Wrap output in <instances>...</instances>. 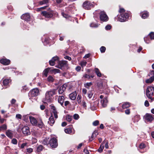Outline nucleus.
<instances>
[{"mask_svg":"<svg viewBox=\"0 0 154 154\" xmlns=\"http://www.w3.org/2000/svg\"><path fill=\"white\" fill-rule=\"evenodd\" d=\"M54 122L55 121L54 119L53 116L51 115L49 119V121H48V123L51 126H52Z\"/></svg>","mask_w":154,"mask_h":154,"instance_id":"22","label":"nucleus"},{"mask_svg":"<svg viewBox=\"0 0 154 154\" xmlns=\"http://www.w3.org/2000/svg\"><path fill=\"white\" fill-rule=\"evenodd\" d=\"M7 129V126L6 125L3 124L2 125L0 126V131H2L5 130Z\"/></svg>","mask_w":154,"mask_h":154,"instance_id":"37","label":"nucleus"},{"mask_svg":"<svg viewBox=\"0 0 154 154\" xmlns=\"http://www.w3.org/2000/svg\"><path fill=\"white\" fill-rule=\"evenodd\" d=\"M140 119V116L139 115H136L134 116L133 119L134 122L135 123L137 122Z\"/></svg>","mask_w":154,"mask_h":154,"instance_id":"34","label":"nucleus"},{"mask_svg":"<svg viewBox=\"0 0 154 154\" xmlns=\"http://www.w3.org/2000/svg\"><path fill=\"white\" fill-rule=\"evenodd\" d=\"M47 79L48 81L49 82H53L54 80L53 78L51 76H49Z\"/></svg>","mask_w":154,"mask_h":154,"instance_id":"47","label":"nucleus"},{"mask_svg":"<svg viewBox=\"0 0 154 154\" xmlns=\"http://www.w3.org/2000/svg\"><path fill=\"white\" fill-rule=\"evenodd\" d=\"M11 80L10 79H5L3 80V85L4 86L9 85Z\"/></svg>","mask_w":154,"mask_h":154,"instance_id":"25","label":"nucleus"},{"mask_svg":"<svg viewBox=\"0 0 154 154\" xmlns=\"http://www.w3.org/2000/svg\"><path fill=\"white\" fill-rule=\"evenodd\" d=\"M49 143L52 148H56L58 146L57 140L54 137H52L51 139L49 141Z\"/></svg>","mask_w":154,"mask_h":154,"instance_id":"8","label":"nucleus"},{"mask_svg":"<svg viewBox=\"0 0 154 154\" xmlns=\"http://www.w3.org/2000/svg\"><path fill=\"white\" fill-rule=\"evenodd\" d=\"M140 15H141L142 18L145 19L148 17L149 16V13L146 11L142 12H141Z\"/></svg>","mask_w":154,"mask_h":154,"instance_id":"20","label":"nucleus"},{"mask_svg":"<svg viewBox=\"0 0 154 154\" xmlns=\"http://www.w3.org/2000/svg\"><path fill=\"white\" fill-rule=\"evenodd\" d=\"M87 63V62L84 60L81 62L80 64L81 66H82V67H83L86 65Z\"/></svg>","mask_w":154,"mask_h":154,"instance_id":"41","label":"nucleus"},{"mask_svg":"<svg viewBox=\"0 0 154 154\" xmlns=\"http://www.w3.org/2000/svg\"><path fill=\"white\" fill-rule=\"evenodd\" d=\"M6 135L9 138H12L13 137V133L12 131L10 130H7L5 132Z\"/></svg>","mask_w":154,"mask_h":154,"instance_id":"21","label":"nucleus"},{"mask_svg":"<svg viewBox=\"0 0 154 154\" xmlns=\"http://www.w3.org/2000/svg\"><path fill=\"white\" fill-rule=\"evenodd\" d=\"M39 94V90L37 88H35L29 92V96L31 95L32 97H34L38 96Z\"/></svg>","mask_w":154,"mask_h":154,"instance_id":"9","label":"nucleus"},{"mask_svg":"<svg viewBox=\"0 0 154 154\" xmlns=\"http://www.w3.org/2000/svg\"><path fill=\"white\" fill-rule=\"evenodd\" d=\"M23 120L25 121H26L28 118V116L27 115H25L23 116Z\"/></svg>","mask_w":154,"mask_h":154,"instance_id":"63","label":"nucleus"},{"mask_svg":"<svg viewBox=\"0 0 154 154\" xmlns=\"http://www.w3.org/2000/svg\"><path fill=\"white\" fill-rule=\"evenodd\" d=\"M111 26L110 25H108L106 26L105 29L106 30H110L111 28Z\"/></svg>","mask_w":154,"mask_h":154,"instance_id":"57","label":"nucleus"},{"mask_svg":"<svg viewBox=\"0 0 154 154\" xmlns=\"http://www.w3.org/2000/svg\"><path fill=\"white\" fill-rule=\"evenodd\" d=\"M145 144L143 143H141L140 144L139 146V148L140 149H143L145 147Z\"/></svg>","mask_w":154,"mask_h":154,"instance_id":"49","label":"nucleus"},{"mask_svg":"<svg viewBox=\"0 0 154 154\" xmlns=\"http://www.w3.org/2000/svg\"><path fill=\"white\" fill-rule=\"evenodd\" d=\"M21 130L25 136H27L30 134V133L29 131V128L28 126H23Z\"/></svg>","mask_w":154,"mask_h":154,"instance_id":"10","label":"nucleus"},{"mask_svg":"<svg viewBox=\"0 0 154 154\" xmlns=\"http://www.w3.org/2000/svg\"><path fill=\"white\" fill-rule=\"evenodd\" d=\"M106 142L105 144V147L106 149H108L109 148V143L108 142V141H107L106 142H105V143Z\"/></svg>","mask_w":154,"mask_h":154,"instance_id":"59","label":"nucleus"},{"mask_svg":"<svg viewBox=\"0 0 154 154\" xmlns=\"http://www.w3.org/2000/svg\"><path fill=\"white\" fill-rule=\"evenodd\" d=\"M83 77H85V78H88V79H90V76L87 74H85L84 76Z\"/></svg>","mask_w":154,"mask_h":154,"instance_id":"64","label":"nucleus"},{"mask_svg":"<svg viewBox=\"0 0 154 154\" xmlns=\"http://www.w3.org/2000/svg\"><path fill=\"white\" fill-rule=\"evenodd\" d=\"M130 106V103L127 102H125L123 103L122 105V108L123 109H126L129 107Z\"/></svg>","mask_w":154,"mask_h":154,"instance_id":"29","label":"nucleus"},{"mask_svg":"<svg viewBox=\"0 0 154 154\" xmlns=\"http://www.w3.org/2000/svg\"><path fill=\"white\" fill-rule=\"evenodd\" d=\"M106 48L104 46H102L100 48V51L101 53H104L106 51Z\"/></svg>","mask_w":154,"mask_h":154,"instance_id":"48","label":"nucleus"},{"mask_svg":"<svg viewBox=\"0 0 154 154\" xmlns=\"http://www.w3.org/2000/svg\"><path fill=\"white\" fill-rule=\"evenodd\" d=\"M79 104L82 106L84 108H86L87 106L86 103L84 99H82L81 103Z\"/></svg>","mask_w":154,"mask_h":154,"instance_id":"38","label":"nucleus"},{"mask_svg":"<svg viewBox=\"0 0 154 154\" xmlns=\"http://www.w3.org/2000/svg\"><path fill=\"white\" fill-rule=\"evenodd\" d=\"M65 132L66 134H70L72 132V129L71 128H66L65 130Z\"/></svg>","mask_w":154,"mask_h":154,"instance_id":"40","label":"nucleus"},{"mask_svg":"<svg viewBox=\"0 0 154 154\" xmlns=\"http://www.w3.org/2000/svg\"><path fill=\"white\" fill-rule=\"evenodd\" d=\"M94 70L96 74L98 76L100 77L101 76V73L100 72L99 69L97 68H95L94 69Z\"/></svg>","mask_w":154,"mask_h":154,"instance_id":"31","label":"nucleus"},{"mask_svg":"<svg viewBox=\"0 0 154 154\" xmlns=\"http://www.w3.org/2000/svg\"><path fill=\"white\" fill-rule=\"evenodd\" d=\"M88 97L89 99L91 98L93 95V93L91 91H89L88 93Z\"/></svg>","mask_w":154,"mask_h":154,"instance_id":"45","label":"nucleus"},{"mask_svg":"<svg viewBox=\"0 0 154 154\" xmlns=\"http://www.w3.org/2000/svg\"><path fill=\"white\" fill-rule=\"evenodd\" d=\"M90 54H86L83 57V58L85 59H87L90 56Z\"/></svg>","mask_w":154,"mask_h":154,"instance_id":"62","label":"nucleus"},{"mask_svg":"<svg viewBox=\"0 0 154 154\" xmlns=\"http://www.w3.org/2000/svg\"><path fill=\"white\" fill-rule=\"evenodd\" d=\"M97 135V131H95L92 133L91 137L89 138V140L90 141H92Z\"/></svg>","mask_w":154,"mask_h":154,"instance_id":"24","label":"nucleus"},{"mask_svg":"<svg viewBox=\"0 0 154 154\" xmlns=\"http://www.w3.org/2000/svg\"><path fill=\"white\" fill-rule=\"evenodd\" d=\"M43 1H41L39 2V4L42 5L44 4H46L48 2V0H43Z\"/></svg>","mask_w":154,"mask_h":154,"instance_id":"43","label":"nucleus"},{"mask_svg":"<svg viewBox=\"0 0 154 154\" xmlns=\"http://www.w3.org/2000/svg\"><path fill=\"white\" fill-rule=\"evenodd\" d=\"M76 96V91H75L69 95V97L71 100H74L75 99Z\"/></svg>","mask_w":154,"mask_h":154,"instance_id":"23","label":"nucleus"},{"mask_svg":"<svg viewBox=\"0 0 154 154\" xmlns=\"http://www.w3.org/2000/svg\"><path fill=\"white\" fill-rule=\"evenodd\" d=\"M51 111L54 114L55 118L57 119L58 118L57 112L55 107L54 106H51Z\"/></svg>","mask_w":154,"mask_h":154,"instance_id":"16","label":"nucleus"},{"mask_svg":"<svg viewBox=\"0 0 154 154\" xmlns=\"http://www.w3.org/2000/svg\"><path fill=\"white\" fill-rule=\"evenodd\" d=\"M67 87V85L66 84H63L62 86L60 87L58 90V93L59 94H62L65 90Z\"/></svg>","mask_w":154,"mask_h":154,"instance_id":"14","label":"nucleus"},{"mask_svg":"<svg viewBox=\"0 0 154 154\" xmlns=\"http://www.w3.org/2000/svg\"><path fill=\"white\" fill-rule=\"evenodd\" d=\"M28 90V88L27 87L26 85H25L23 87V89L22 90V91L23 92H25L26 91Z\"/></svg>","mask_w":154,"mask_h":154,"instance_id":"55","label":"nucleus"},{"mask_svg":"<svg viewBox=\"0 0 154 154\" xmlns=\"http://www.w3.org/2000/svg\"><path fill=\"white\" fill-rule=\"evenodd\" d=\"M49 71H50V68H47L45 69L43 72V74L45 75L46 77H47L48 73Z\"/></svg>","mask_w":154,"mask_h":154,"instance_id":"33","label":"nucleus"},{"mask_svg":"<svg viewBox=\"0 0 154 154\" xmlns=\"http://www.w3.org/2000/svg\"><path fill=\"white\" fill-rule=\"evenodd\" d=\"M16 118L17 119H21L22 118V116L20 114H17L16 115Z\"/></svg>","mask_w":154,"mask_h":154,"instance_id":"56","label":"nucleus"},{"mask_svg":"<svg viewBox=\"0 0 154 154\" xmlns=\"http://www.w3.org/2000/svg\"><path fill=\"white\" fill-rule=\"evenodd\" d=\"M27 144V143H23L21 145L20 148L21 149L23 148L25 146H26Z\"/></svg>","mask_w":154,"mask_h":154,"instance_id":"58","label":"nucleus"},{"mask_svg":"<svg viewBox=\"0 0 154 154\" xmlns=\"http://www.w3.org/2000/svg\"><path fill=\"white\" fill-rule=\"evenodd\" d=\"M66 119L68 122H70L72 120V116L69 115L66 116Z\"/></svg>","mask_w":154,"mask_h":154,"instance_id":"39","label":"nucleus"},{"mask_svg":"<svg viewBox=\"0 0 154 154\" xmlns=\"http://www.w3.org/2000/svg\"><path fill=\"white\" fill-rule=\"evenodd\" d=\"M100 103L98 100L96 101L95 102V105L96 106H98L100 107H105L106 106L108 102L107 98L106 97H104L103 95H101L100 96Z\"/></svg>","mask_w":154,"mask_h":154,"instance_id":"2","label":"nucleus"},{"mask_svg":"<svg viewBox=\"0 0 154 154\" xmlns=\"http://www.w3.org/2000/svg\"><path fill=\"white\" fill-rule=\"evenodd\" d=\"M21 18L22 19L28 21H29L30 20V17L29 14L26 13L22 15Z\"/></svg>","mask_w":154,"mask_h":154,"instance_id":"15","label":"nucleus"},{"mask_svg":"<svg viewBox=\"0 0 154 154\" xmlns=\"http://www.w3.org/2000/svg\"><path fill=\"white\" fill-rule=\"evenodd\" d=\"M53 12L52 11H43L42 12V14L45 17L48 18L51 17L53 16Z\"/></svg>","mask_w":154,"mask_h":154,"instance_id":"12","label":"nucleus"},{"mask_svg":"<svg viewBox=\"0 0 154 154\" xmlns=\"http://www.w3.org/2000/svg\"><path fill=\"white\" fill-rule=\"evenodd\" d=\"M149 36L150 37L151 39H154V32H151L149 34Z\"/></svg>","mask_w":154,"mask_h":154,"instance_id":"44","label":"nucleus"},{"mask_svg":"<svg viewBox=\"0 0 154 154\" xmlns=\"http://www.w3.org/2000/svg\"><path fill=\"white\" fill-rule=\"evenodd\" d=\"M99 24H98L97 23L92 22L91 23L90 26L91 27L93 28H97L99 26Z\"/></svg>","mask_w":154,"mask_h":154,"instance_id":"35","label":"nucleus"},{"mask_svg":"<svg viewBox=\"0 0 154 154\" xmlns=\"http://www.w3.org/2000/svg\"><path fill=\"white\" fill-rule=\"evenodd\" d=\"M58 65L56 67L59 69H63L68 66L67 61H59Z\"/></svg>","mask_w":154,"mask_h":154,"instance_id":"7","label":"nucleus"},{"mask_svg":"<svg viewBox=\"0 0 154 154\" xmlns=\"http://www.w3.org/2000/svg\"><path fill=\"white\" fill-rule=\"evenodd\" d=\"M82 92L83 94L85 95L87 93V90L86 89H83Z\"/></svg>","mask_w":154,"mask_h":154,"instance_id":"60","label":"nucleus"},{"mask_svg":"<svg viewBox=\"0 0 154 154\" xmlns=\"http://www.w3.org/2000/svg\"><path fill=\"white\" fill-rule=\"evenodd\" d=\"M59 57L56 56L53 57L52 59L49 60V63L51 66H54L56 63H58L59 62Z\"/></svg>","mask_w":154,"mask_h":154,"instance_id":"11","label":"nucleus"},{"mask_svg":"<svg viewBox=\"0 0 154 154\" xmlns=\"http://www.w3.org/2000/svg\"><path fill=\"white\" fill-rule=\"evenodd\" d=\"M43 149L42 146V145L39 146L37 148V151L38 152H40Z\"/></svg>","mask_w":154,"mask_h":154,"instance_id":"52","label":"nucleus"},{"mask_svg":"<svg viewBox=\"0 0 154 154\" xmlns=\"http://www.w3.org/2000/svg\"><path fill=\"white\" fill-rule=\"evenodd\" d=\"M154 80V76H152L149 79H147L146 81V82L147 83H151Z\"/></svg>","mask_w":154,"mask_h":154,"instance_id":"30","label":"nucleus"},{"mask_svg":"<svg viewBox=\"0 0 154 154\" xmlns=\"http://www.w3.org/2000/svg\"><path fill=\"white\" fill-rule=\"evenodd\" d=\"M50 72L54 74L57 73H60V71L57 69H51L50 68Z\"/></svg>","mask_w":154,"mask_h":154,"instance_id":"27","label":"nucleus"},{"mask_svg":"<svg viewBox=\"0 0 154 154\" xmlns=\"http://www.w3.org/2000/svg\"><path fill=\"white\" fill-rule=\"evenodd\" d=\"M100 20L103 22H106L109 20V17L106 12L103 11H101L99 13Z\"/></svg>","mask_w":154,"mask_h":154,"instance_id":"5","label":"nucleus"},{"mask_svg":"<svg viewBox=\"0 0 154 154\" xmlns=\"http://www.w3.org/2000/svg\"><path fill=\"white\" fill-rule=\"evenodd\" d=\"M49 38H45V39L44 42L42 40V42L44 43V45H45L47 44H48L49 41H48Z\"/></svg>","mask_w":154,"mask_h":154,"instance_id":"46","label":"nucleus"},{"mask_svg":"<svg viewBox=\"0 0 154 154\" xmlns=\"http://www.w3.org/2000/svg\"><path fill=\"white\" fill-rule=\"evenodd\" d=\"M73 118L75 120H78L79 118V116L77 114H75L73 115Z\"/></svg>","mask_w":154,"mask_h":154,"instance_id":"50","label":"nucleus"},{"mask_svg":"<svg viewBox=\"0 0 154 154\" xmlns=\"http://www.w3.org/2000/svg\"><path fill=\"white\" fill-rule=\"evenodd\" d=\"M42 143L44 145H47L48 144V141L46 138H45L43 140Z\"/></svg>","mask_w":154,"mask_h":154,"instance_id":"53","label":"nucleus"},{"mask_svg":"<svg viewBox=\"0 0 154 154\" xmlns=\"http://www.w3.org/2000/svg\"><path fill=\"white\" fill-rule=\"evenodd\" d=\"M36 126L42 128L44 126V124L42 121L41 120L39 122H37Z\"/></svg>","mask_w":154,"mask_h":154,"instance_id":"32","label":"nucleus"},{"mask_svg":"<svg viewBox=\"0 0 154 154\" xmlns=\"http://www.w3.org/2000/svg\"><path fill=\"white\" fill-rule=\"evenodd\" d=\"M145 121L151 122L153 120L152 115L151 114L146 113L143 117Z\"/></svg>","mask_w":154,"mask_h":154,"instance_id":"13","label":"nucleus"},{"mask_svg":"<svg viewBox=\"0 0 154 154\" xmlns=\"http://www.w3.org/2000/svg\"><path fill=\"white\" fill-rule=\"evenodd\" d=\"M99 123V121L98 120H96L94 121L93 123V125L96 126L98 125Z\"/></svg>","mask_w":154,"mask_h":154,"instance_id":"54","label":"nucleus"},{"mask_svg":"<svg viewBox=\"0 0 154 154\" xmlns=\"http://www.w3.org/2000/svg\"><path fill=\"white\" fill-rule=\"evenodd\" d=\"M105 143V140H104L100 145V146L98 149V151L99 152L101 153V152L103 150V149L104 148V144Z\"/></svg>","mask_w":154,"mask_h":154,"instance_id":"26","label":"nucleus"},{"mask_svg":"<svg viewBox=\"0 0 154 154\" xmlns=\"http://www.w3.org/2000/svg\"><path fill=\"white\" fill-rule=\"evenodd\" d=\"M10 62V60L7 59H2L0 60L1 63L5 65H8Z\"/></svg>","mask_w":154,"mask_h":154,"instance_id":"18","label":"nucleus"},{"mask_svg":"<svg viewBox=\"0 0 154 154\" xmlns=\"http://www.w3.org/2000/svg\"><path fill=\"white\" fill-rule=\"evenodd\" d=\"M56 94V90L53 89L46 92L45 94V100L47 102L51 101V97Z\"/></svg>","mask_w":154,"mask_h":154,"instance_id":"4","label":"nucleus"},{"mask_svg":"<svg viewBox=\"0 0 154 154\" xmlns=\"http://www.w3.org/2000/svg\"><path fill=\"white\" fill-rule=\"evenodd\" d=\"M119 12L120 14L118 16L119 21L121 22H124L126 21L129 16L128 12H126L123 8H120Z\"/></svg>","mask_w":154,"mask_h":154,"instance_id":"1","label":"nucleus"},{"mask_svg":"<svg viewBox=\"0 0 154 154\" xmlns=\"http://www.w3.org/2000/svg\"><path fill=\"white\" fill-rule=\"evenodd\" d=\"M27 151L29 153H31L32 152V149L31 148H28L27 149Z\"/></svg>","mask_w":154,"mask_h":154,"instance_id":"61","label":"nucleus"},{"mask_svg":"<svg viewBox=\"0 0 154 154\" xmlns=\"http://www.w3.org/2000/svg\"><path fill=\"white\" fill-rule=\"evenodd\" d=\"M64 97L63 96H59L58 99V102L60 103L61 105L63 107V103Z\"/></svg>","mask_w":154,"mask_h":154,"instance_id":"19","label":"nucleus"},{"mask_svg":"<svg viewBox=\"0 0 154 154\" xmlns=\"http://www.w3.org/2000/svg\"><path fill=\"white\" fill-rule=\"evenodd\" d=\"M56 2L57 4H61L62 5L61 6L66 5V2H65L64 1V0L63 1V0H56Z\"/></svg>","mask_w":154,"mask_h":154,"instance_id":"28","label":"nucleus"},{"mask_svg":"<svg viewBox=\"0 0 154 154\" xmlns=\"http://www.w3.org/2000/svg\"><path fill=\"white\" fill-rule=\"evenodd\" d=\"M77 100L78 104H81L82 101V97L81 95H78L77 97Z\"/></svg>","mask_w":154,"mask_h":154,"instance_id":"36","label":"nucleus"},{"mask_svg":"<svg viewBox=\"0 0 154 154\" xmlns=\"http://www.w3.org/2000/svg\"><path fill=\"white\" fill-rule=\"evenodd\" d=\"M93 4L88 1H86L83 4L82 7L83 8L86 10H89L91 8L93 7Z\"/></svg>","mask_w":154,"mask_h":154,"instance_id":"6","label":"nucleus"},{"mask_svg":"<svg viewBox=\"0 0 154 154\" xmlns=\"http://www.w3.org/2000/svg\"><path fill=\"white\" fill-rule=\"evenodd\" d=\"M147 97L151 100L152 102L154 98V87L148 86L146 91Z\"/></svg>","mask_w":154,"mask_h":154,"instance_id":"3","label":"nucleus"},{"mask_svg":"<svg viewBox=\"0 0 154 154\" xmlns=\"http://www.w3.org/2000/svg\"><path fill=\"white\" fill-rule=\"evenodd\" d=\"M29 119L32 124L35 126H36V124L37 122L35 118L33 116H29Z\"/></svg>","mask_w":154,"mask_h":154,"instance_id":"17","label":"nucleus"},{"mask_svg":"<svg viewBox=\"0 0 154 154\" xmlns=\"http://www.w3.org/2000/svg\"><path fill=\"white\" fill-rule=\"evenodd\" d=\"M11 143L14 144H17V141L16 139L14 138L11 140Z\"/></svg>","mask_w":154,"mask_h":154,"instance_id":"51","label":"nucleus"},{"mask_svg":"<svg viewBox=\"0 0 154 154\" xmlns=\"http://www.w3.org/2000/svg\"><path fill=\"white\" fill-rule=\"evenodd\" d=\"M92 85L91 82H87L84 84V86L87 88H89V87Z\"/></svg>","mask_w":154,"mask_h":154,"instance_id":"42","label":"nucleus"}]
</instances>
